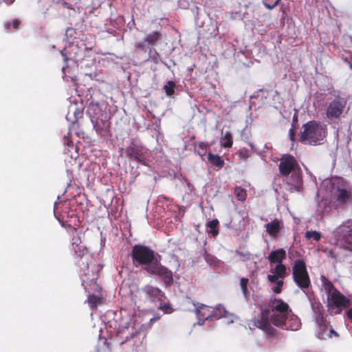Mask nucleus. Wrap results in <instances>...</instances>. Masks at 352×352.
Listing matches in <instances>:
<instances>
[{"label":"nucleus","instance_id":"nucleus-14","mask_svg":"<svg viewBox=\"0 0 352 352\" xmlns=\"http://www.w3.org/2000/svg\"><path fill=\"white\" fill-rule=\"evenodd\" d=\"M346 106V101L343 98H334L327 108L326 115L328 119L333 120L338 119L342 113Z\"/></svg>","mask_w":352,"mask_h":352},{"label":"nucleus","instance_id":"nucleus-3","mask_svg":"<svg viewBox=\"0 0 352 352\" xmlns=\"http://www.w3.org/2000/svg\"><path fill=\"white\" fill-rule=\"evenodd\" d=\"M166 298L164 293L158 287L146 285L134 293L133 299L136 305L140 306L147 302H163Z\"/></svg>","mask_w":352,"mask_h":352},{"label":"nucleus","instance_id":"nucleus-13","mask_svg":"<svg viewBox=\"0 0 352 352\" xmlns=\"http://www.w3.org/2000/svg\"><path fill=\"white\" fill-rule=\"evenodd\" d=\"M332 199L337 203V206L345 208L352 204V190L338 186L332 191Z\"/></svg>","mask_w":352,"mask_h":352},{"label":"nucleus","instance_id":"nucleus-10","mask_svg":"<svg viewBox=\"0 0 352 352\" xmlns=\"http://www.w3.org/2000/svg\"><path fill=\"white\" fill-rule=\"evenodd\" d=\"M251 322L255 327L263 330L267 336H276L277 331L270 322V309H262L260 315L252 319Z\"/></svg>","mask_w":352,"mask_h":352},{"label":"nucleus","instance_id":"nucleus-18","mask_svg":"<svg viewBox=\"0 0 352 352\" xmlns=\"http://www.w3.org/2000/svg\"><path fill=\"white\" fill-rule=\"evenodd\" d=\"M265 228L271 237L276 239L283 228V223L278 219H274L271 222L265 224Z\"/></svg>","mask_w":352,"mask_h":352},{"label":"nucleus","instance_id":"nucleus-31","mask_svg":"<svg viewBox=\"0 0 352 352\" xmlns=\"http://www.w3.org/2000/svg\"><path fill=\"white\" fill-rule=\"evenodd\" d=\"M234 192L238 201H244L247 198L246 190L240 186H236Z\"/></svg>","mask_w":352,"mask_h":352},{"label":"nucleus","instance_id":"nucleus-33","mask_svg":"<svg viewBox=\"0 0 352 352\" xmlns=\"http://www.w3.org/2000/svg\"><path fill=\"white\" fill-rule=\"evenodd\" d=\"M226 309L221 305L217 306L216 308H213V318L219 319L226 316Z\"/></svg>","mask_w":352,"mask_h":352},{"label":"nucleus","instance_id":"nucleus-37","mask_svg":"<svg viewBox=\"0 0 352 352\" xmlns=\"http://www.w3.org/2000/svg\"><path fill=\"white\" fill-rule=\"evenodd\" d=\"M248 281L247 278H241L240 280L241 289L245 298L249 296V291L248 289Z\"/></svg>","mask_w":352,"mask_h":352},{"label":"nucleus","instance_id":"nucleus-17","mask_svg":"<svg viewBox=\"0 0 352 352\" xmlns=\"http://www.w3.org/2000/svg\"><path fill=\"white\" fill-rule=\"evenodd\" d=\"M269 307L272 311L278 313H292L289 305L280 298H273L270 300Z\"/></svg>","mask_w":352,"mask_h":352},{"label":"nucleus","instance_id":"nucleus-6","mask_svg":"<svg viewBox=\"0 0 352 352\" xmlns=\"http://www.w3.org/2000/svg\"><path fill=\"white\" fill-rule=\"evenodd\" d=\"M292 278L296 285L302 291L310 287L311 279L303 260L298 259L294 261L292 266Z\"/></svg>","mask_w":352,"mask_h":352},{"label":"nucleus","instance_id":"nucleus-38","mask_svg":"<svg viewBox=\"0 0 352 352\" xmlns=\"http://www.w3.org/2000/svg\"><path fill=\"white\" fill-rule=\"evenodd\" d=\"M196 149H197V153L201 157H204L207 153L208 144L204 142H199L196 146Z\"/></svg>","mask_w":352,"mask_h":352},{"label":"nucleus","instance_id":"nucleus-29","mask_svg":"<svg viewBox=\"0 0 352 352\" xmlns=\"http://www.w3.org/2000/svg\"><path fill=\"white\" fill-rule=\"evenodd\" d=\"M21 24V21L19 19H14L12 21V22L7 21L3 23V27L6 30L10 31L11 27L14 29V30H18Z\"/></svg>","mask_w":352,"mask_h":352},{"label":"nucleus","instance_id":"nucleus-2","mask_svg":"<svg viewBox=\"0 0 352 352\" xmlns=\"http://www.w3.org/2000/svg\"><path fill=\"white\" fill-rule=\"evenodd\" d=\"M300 141L309 145H320L326 140L328 130L326 124L316 120H311L302 126Z\"/></svg>","mask_w":352,"mask_h":352},{"label":"nucleus","instance_id":"nucleus-48","mask_svg":"<svg viewBox=\"0 0 352 352\" xmlns=\"http://www.w3.org/2000/svg\"><path fill=\"white\" fill-rule=\"evenodd\" d=\"M346 316L349 319L352 320V308L346 311Z\"/></svg>","mask_w":352,"mask_h":352},{"label":"nucleus","instance_id":"nucleus-11","mask_svg":"<svg viewBox=\"0 0 352 352\" xmlns=\"http://www.w3.org/2000/svg\"><path fill=\"white\" fill-rule=\"evenodd\" d=\"M338 234L340 246L352 252V220H348L338 228Z\"/></svg>","mask_w":352,"mask_h":352},{"label":"nucleus","instance_id":"nucleus-21","mask_svg":"<svg viewBox=\"0 0 352 352\" xmlns=\"http://www.w3.org/2000/svg\"><path fill=\"white\" fill-rule=\"evenodd\" d=\"M104 300V297L101 294H97L96 295L91 294L88 295L87 302L90 309L94 310L96 309L98 305L102 304Z\"/></svg>","mask_w":352,"mask_h":352},{"label":"nucleus","instance_id":"nucleus-39","mask_svg":"<svg viewBox=\"0 0 352 352\" xmlns=\"http://www.w3.org/2000/svg\"><path fill=\"white\" fill-rule=\"evenodd\" d=\"M305 236L307 239H314L315 241H318L321 238V234L320 232L315 230L307 231L305 233Z\"/></svg>","mask_w":352,"mask_h":352},{"label":"nucleus","instance_id":"nucleus-42","mask_svg":"<svg viewBox=\"0 0 352 352\" xmlns=\"http://www.w3.org/2000/svg\"><path fill=\"white\" fill-rule=\"evenodd\" d=\"M160 302V306L158 307L159 309L162 310V311H164L166 313H170L171 312L172 308H171L170 305L167 304V303L162 304V302Z\"/></svg>","mask_w":352,"mask_h":352},{"label":"nucleus","instance_id":"nucleus-35","mask_svg":"<svg viewBox=\"0 0 352 352\" xmlns=\"http://www.w3.org/2000/svg\"><path fill=\"white\" fill-rule=\"evenodd\" d=\"M218 225L219 221L216 219L208 221L206 224V226L211 229L209 232L211 233L214 236L219 234V231L217 230Z\"/></svg>","mask_w":352,"mask_h":352},{"label":"nucleus","instance_id":"nucleus-4","mask_svg":"<svg viewBox=\"0 0 352 352\" xmlns=\"http://www.w3.org/2000/svg\"><path fill=\"white\" fill-rule=\"evenodd\" d=\"M88 113L96 132L100 135H105L109 130L111 122L106 112L102 111L98 104L91 103Z\"/></svg>","mask_w":352,"mask_h":352},{"label":"nucleus","instance_id":"nucleus-32","mask_svg":"<svg viewBox=\"0 0 352 352\" xmlns=\"http://www.w3.org/2000/svg\"><path fill=\"white\" fill-rule=\"evenodd\" d=\"M291 324L287 329L292 331L298 330L301 327L300 320L296 316H292L289 320Z\"/></svg>","mask_w":352,"mask_h":352},{"label":"nucleus","instance_id":"nucleus-12","mask_svg":"<svg viewBox=\"0 0 352 352\" xmlns=\"http://www.w3.org/2000/svg\"><path fill=\"white\" fill-rule=\"evenodd\" d=\"M278 170L282 176L287 177L291 173L300 170V167L297 160L293 155L284 154L280 159Z\"/></svg>","mask_w":352,"mask_h":352},{"label":"nucleus","instance_id":"nucleus-27","mask_svg":"<svg viewBox=\"0 0 352 352\" xmlns=\"http://www.w3.org/2000/svg\"><path fill=\"white\" fill-rule=\"evenodd\" d=\"M321 281H322V287H324V289L325 292L327 293V296H329V295H331V294L333 293V292L335 289H336L335 288L333 284L329 279H327L325 276H321Z\"/></svg>","mask_w":352,"mask_h":352},{"label":"nucleus","instance_id":"nucleus-46","mask_svg":"<svg viewBox=\"0 0 352 352\" xmlns=\"http://www.w3.org/2000/svg\"><path fill=\"white\" fill-rule=\"evenodd\" d=\"M240 156H243L244 157H248V151L247 149H241L239 152Z\"/></svg>","mask_w":352,"mask_h":352},{"label":"nucleus","instance_id":"nucleus-41","mask_svg":"<svg viewBox=\"0 0 352 352\" xmlns=\"http://www.w3.org/2000/svg\"><path fill=\"white\" fill-rule=\"evenodd\" d=\"M302 179L299 176L296 177V184L292 185V189H294L296 191L300 192L302 189Z\"/></svg>","mask_w":352,"mask_h":352},{"label":"nucleus","instance_id":"nucleus-47","mask_svg":"<svg viewBox=\"0 0 352 352\" xmlns=\"http://www.w3.org/2000/svg\"><path fill=\"white\" fill-rule=\"evenodd\" d=\"M289 136H290L291 140L294 141V137H295V131L293 129H290V130H289Z\"/></svg>","mask_w":352,"mask_h":352},{"label":"nucleus","instance_id":"nucleus-16","mask_svg":"<svg viewBox=\"0 0 352 352\" xmlns=\"http://www.w3.org/2000/svg\"><path fill=\"white\" fill-rule=\"evenodd\" d=\"M195 307V313L199 318V324L203 325L204 320H210L213 318V307L207 306L204 304L194 303Z\"/></svg>","mask_w":352,"mask_h":352},{"label":"nucleus","instance_id":"nucleus-26","mask_svg":"<svg viewBox=\"0 0 352 352\" xmlns=\"http://www.w3.org/2000/svg\"><path fill=\"white\" fill-rule=\"evenodd\" d=\"M208 160L213 166H215L219 168H222L225 164L224 161L219 155L212 154V153H208Z\"/></svg>","mask_w":352,"mask_h":352},{"label":"nucleus","instance_id":"nucleus-50","mask_svg":"<svg viewBox=\"0 0 352 352\" xmlns=\"http://www.w3.org/2000/svg\"><path fill=\"white\" fill-rule=\"evenodd\" d=\"M349 67L351 69H352V63H350Z\"/></svg>","mask_w":352,"mask_h":352},{"label":"nucleus","instance_id":"nucleus-34","mask_svg":"<svg viewBox=\"0 0 352 352\" xmlns=\"http://www.w3.org/2000/svg\"><path fill=\"white\" fill-rule=\"evenodd\" d=\"M148 60H151L155 64H158L161 60L159 53L155 50L150 48Z\"/></svg>","mask_w":352,"mask_h":352},{"label":"nucleus","instance_id":"nucleus-24","mask_svg":"<svg viewBox=\"0 0 352 352\" xmlns=\"http://www.w3.org/2000/svg\"><path fill=\"white\" fill-rule=\"evenodd\" d=\"M85 280H83L82 285L85 286V289L89 294H91V292L100 294L102 291V287L97 283V281L95 278H93L89 285H85Z\"/></svg>","mask_w":352,"mask_h":352},{"label":"nucleus","instance_id":"nucleus-28","mask_svg":"<svg viewBox=\"0 0 352 352\" xmlns=\"http://www.w3.org/2000/svg\"><path fill=\"white\" fill-rule=\"evenodd\" d=\"M271 272L272 274H275L279 278L283 279L285 277L286 274H287V267L283 263L276 264L275 267L274 269L271 270Z\"/></svg>","mask_w":352,"mask_h":352},{"label":"nucleus","instance_id":"nucleus-9","mask_svg":"<svg viewBox=\"0 0 352 352\" xmlns=\"http://www.w3.org/2000/svg\"><path fill=\"white\" fill-rule=\"evenodd\" d=\"M72 250L75 252L76 258H78V265L83 267H89V264L92 261V255L89 252L88 248L81 245V240L80 238H73L72 239Z\"/></svg>","mask_w":352,"mask_h":352},{"label":"nucleus","instance_id":"nucleus-36","mask_svg":"<svg viewBox=\"0 0 352 352\" xmlns=\"http://www.w3.org/2000/svg\"><path fill=\"white\" fill-rule=\"evenodd\" d=\"M175 83L174 81L169 80L166 85L164 86V89L167 96H172L175 93Z\"/></svg>","mask_w":352,"mask_h":352},{"label":"nucleus","instance_id":"nucleus-22","mask_svg":"<svg viewBox=\"0 0 352 352\" xmlns=\"http://www.w3.org/2000/svg\"><path fill=\"white\" fill-rule=\"evenodd\" d=\"M312 309H313L314 314H315V316H314L315 322H320V321L321 322V321L326 320L323 315L324 309H323V306L322 305L321 303L318 302V303L312 304Z\"/></svg>","mask_w":352,"mask_h":352},{"label":"nucleus","instance_id":"nucleus-45","mask_svg":"<svg viewBox=\"0 0 352 352\" xmlns=\"http://www.w3.org/2000/svg\"><path fill=\"white\" fill-rule=\"evenodd\" d=\"M135 47L137 49V50H140L141 51H145V44L144 42H137L135 44Z\"/></svg>","mask_w":352,"mask_h":352},{"label":"nucleus","instance_id":"nucleus-30","mask_svg":"<svg viewBox=\"0 0 352 352\" xmlns=\"http://www.w3.org/2000/svg\"><path fill=\"white\" fill-rule=\"evenodd\" d=\"M222 146L224 148H230L232 146V135L230 131H226L221 137Z\"/></svg>","mask_w":352,"mask_h":352},{"label":"nucleus","instance_id":"nucleus-8","mask_svg":"<svg viewBox=\"0 0 352 352\" xmlns=\"http://www.w3.org/2000/svg\"><path fill=\"white\" fill-rule=\"evenodd\" d=\"M120 151L124 152L129 160H135L145 166L147 164L148 149L142 144H136L133 141L126 148H122Z\"/></svg>","mask_w":352,"mask_h":352},{"label":"nucleus","instance_id":"nucleus-1","mask_svg":"<svg viewBox=\"0 0 352 352\" xmlns=\"http://www.w3.org/2000/svg\"><path fill=\"white\" fill-rule=\"evenodd\" d=\"M156 253L150 247L142 244L135 245L131 250V256L134 266H142L151 275L157 276L166 285L173 282V272L163 266L156 258Z\"/></svg>","mask_w":352,"mask_h":352},{"label":"nucleus","instance_id":"nucleus-20","mask_svg":"<svg viewBox=\"0 0 352 352\" xmlns=\"http://www.w3.org/2000/svg\"><path fill=\"white\" fill-rule=\"evenodd\" d=\"M289 313H277L270 316V321L272 323L279 327H283L286 325V321L288 319Z\"/></svg>","mask_w":352,"mask_h":352},{"label":"nucleus","instance_id":"nucleus-23","mask_svg":"<svg viewBox=\"0 0 352 352\" xmlns=\"http://www.w3.org/2000/svg\"><path fill=\"white\" fill-rule=\"evenodd\" d=\"M312 309H313L314 314H315V316H314L315 322H320V321L321 322V321L326 320L323 315L324 309H323V306L322 305L321 303L318 302V303L312 304Z\"/></svg>","mask_w":352,"mask_h":352},{"label":"nucleus","instance_id":"nucleus-49","mask_svg":"<svg viewBox=\"0 0 352 352\" xmlns=\"http://www.w3.org/2000/svg\"><path fill=\"white\" fill-rule=\"evenodd\" d=\"M12 2H13V0H10V1H6V3H7L8 5H10V4H11Z\"/></svg>","mask_w":352,"mask_h":352},{"label":"nucleus","instance_id":"nucleus-5","mask_svg":"<svg viewBox=\"0 0 352 352\" xmlns=\"http://www.w3.org/2000/svg\"><path fill=\"white\" fill-rule=\"evenodd\" d=\"M133 318L126 315L120 318L118 322L116 338L120 344H122L133 338L140 333V329L132 325Z\"/></svg>","mask_w":352,"mask_h":352},{"label":"nucleus","instance_id":"nucleus-43","mask_svg":"<svg viewBox=\"0 0 352 352\" xmlns=\"http://www.w3.org/2000/svg\"><path fill=\"white\" fill-rule=\"evenodd\" d=\"M267 280L271 282V283H276L277 281H278V278L279 277L276 275L275 274H268L267 276Z\"/></svg>","mask_w":352,"mask_h":352},{"label":"nucleus","instance_id":"nucleus-15","mask_svg":"<svg viewBox=\"0 0 352 352\" xmlns=\"http://www.w3.org/2000/svg\"><path fill=\"white\" fill-rule=\"evenodd\" d=\"M317 324V338L320 340H326L331 338L333 336L339 337V334L336 332L327 320L316 322Z\"/></svg>","mask_w":352,"mask_h":352},{"label":"nucleus","instance_id":"nucleus-40","mask_svg":"<svg viewBox=\"0 0 352 352\" xmlns=\"http://www.w3.org/2000/svg\"><path fill=\"white\" fill-rule=\"evenodd\" d=\"M276 285L273 287L272 289L275 294H280L282 291V287L283 286L284 282L282 280H279L276 283Z\"/></svg>","mask_w":352,"mask_h":352},{"label":"nucleus","instance_id":"nucleus-25","mask_svg":"<svg viewBox=\"0 0 352 352\" xmlns=\"http://www.w3.org/2000/svg\"><path fill=\"white\" fill-rule=\"evenodd\" d=\"M162 38V34L160 32L155 31L147 34L144 38V42L151 44L155 45V43Z\"/></svg>","mask_w":352,"mask_h":352},{"label":"nucleus","instance_id":"nucleus-44","mask_svg":"<svg viewBox=\"0 0 352 352\" xmlns=\"http://www.w3.org/2000/svg\"><path fill=\"white\" fill-rule=\"evenodd\" d=\"M280 0H276L273 4L270 5V4H268L265 2L263 3V5L264 6L268 9V10H272L273 8H274L275 7H276L279 3H280Z\"/></svg>","mask_w":352,"mask_h":352},{"label":"nucleus","instance_id":"nucleus-19","mask_svg":"<svg viewBox=\"0 0 352 352\" xmlns=\"http://www.w3.org/2000/svg\"><path fill=\"white\" fill-rule=\"evenodd\" d=\"M287 258L286 251L283 248H278L270 252L267 259L270 264H280Z\"/></svg>","mask_w":352,"mask_h":352},{"label":"nucleus","instance_id":"nucleus-7","mask_svg":"<svg viewBox=\"0 0 352 352\" xmlns=\"http://www.w3.org/2000/svg\"><path fill=\"white\" fill-rule=\"evenodd\" d=\"M350 300L338 289H335L327 296V307L331 315L341 314L343 309L348 307Z\"/></svg>","mask_w":352,"mask_h":352}]
</instances>
